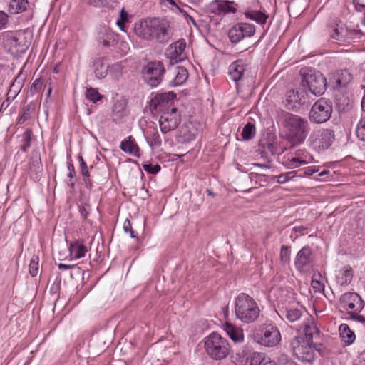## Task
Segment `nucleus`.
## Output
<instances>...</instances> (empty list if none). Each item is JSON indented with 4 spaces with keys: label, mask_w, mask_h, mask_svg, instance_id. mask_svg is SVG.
<instances>
[{
    "label": "nucleus",
    "mask_w": 365,
    "mask_h": 365,
    "mask_svg": "<svg viewBox=\"0 0 365 365\" xmlns=\"http://www.w3.org/2000/svg\"><path fill=\"white\" fill-rule=\"evenodd\" d=\"M170 22L165 19L147 18L137 21L133 31L143 40L165 43L170 38Z\"/></svg>",
    "instance_id": "obj_1"
},
{
    "label": "nucleus",
    "mask_w": 365,
    "mask_h": 365,
    "mask_svg": "<svg viewBox=\"0 0 365 365\" xmlns=\"http://www.w3.org/2000/svg\"><path fill=\"white\" fill-rule=\"evenodd\" d=\"M260 309L256 301L246 293L239 294L235 299L236 318L244 324H251L257 320Z\"/></svg>",
    "instance_id": "obj_2"
},
{
    "label": "nucleus",
    "mask_w": 365,
    "mask_h": 365,
    "mask_svg": "<svg viewBox=\"0 0 365 365\" xmlns=\"http://www.w3.org/2000/svg\"><path fill=\"white\" fill-rule=\"evenodd\" d=\"M283 125L288 138L294 143L304 142L309 130L307 120L289 113L283 115Z\"/></svg>",
    "instance_id": "obj_3"
},
{
    "label": "nucleus",
    "mask_w": 365,
    "mask_h": 365,
    "mask_svg": "<svg viewBox=\"0 0 365 365\" xmlns=\"http://www.w3.org/2000/svg\"><path fill=\"white\" fill-rule=\"evenodd\" d=\"M207 354L213 360H222L230 353L229 341L217 332H212L204 339Z\"/></svg>",
    "instance_id": "obj_4"
},
{
    "label": "nucleus",
    "mask_w": 365,
    "mask_h": 365,
    "mask_svg": "<svg viewBox=\"0 0 365 365\" xmlns=\"http://www.w3.org/2000/svg\"><path fill=\"white\" fill-rule=\"evenodd\" d=\"M340 306L347 311L351 319L361 323L365 322V317L359 314L364 308V302L358 294L354 292L344 294L340 298Z\"/></svg>",
    "instance_id": "obj_5"
},
{
    "label": "nucleus",
    "mask_w": 365,
    "mask_h": 365,
    "mask_svg": "<svg viewBox=\"0 0 365 365\" xmlns=\"http://www.w3.org/2000/svg\"><path fill=\"white\" fill-rule=\"evenodd\" d=\"M302 86L309 88L314 96H321L326 91L327 83L325 77L319 72L309 69L307 72L302 71Z\"/></svg>",
    "instance_id": "obj_6"
},
{
    "label": "nucleus",
    "mask_w": 365,
    "mask_h": 365,
    "mask_svg": "<svg viewBox=\"0 0 365 365\" xmlns=\"http://www.w3.org/2000/svg\"><path fill=\"white\" fill-rule=\"evenodd\" d=\"M312 342L307 341L302 336H296L291 342L292 351L296 357L304 362L312 363L314 360V351Z\"/></svg>",
    "instance_id": "obj_7"
},
{
    "label": "nucleus",
    "mask_w": 365,
    "mask_h": 365,
    "mask_svg": "<svg viewBox=\"0 0 365 365\" xmlns=\"http://www.w3.org/2000/svg\"><path fill=\"white\" fill-rule=\"evenodd\" d=\"M331 113V102L321 98L312 106L309 112V119L315 123H323L330 118Z\"/></svg>",
    "instance_id": "obj_8"
},
{
    "label": "nucleus",
    "mask_w": 365,
    "mask_h": 365,
    "mask_svg": "<svg viewBox=\"0 0 365 365\" xmlns=\"http://www.w3.org/2000/svg\"><path fill=\"white\" fill-rule=\"evenodd\" d=\"M165 68L161 61H152L142 70L144 81L150 86L155 87L162 81Z\"/></svg>",
    "instance_id": "obj_9"
},
{
    "label": "nucleus",
    "mask_w": 365,
    "mask_h": 365,
    "mask_svg": "<svg viewBox=\"0 0 365 365\" xmlns=\"http://www.w3.org/2000/svg\"><path fill=\"white\" fill-rule=\"evenodd\" d=\"M255 339L261 345L273 347L280 342L281 334L276 326L269 324L264 327L262 335L255 337Z\"/></svg>",
    "instance_id": "obj_10"
},
{
    "label": "nucleus",
    "mask_w": 365,
    "mask_h": 365,
    "mask_svg": "<svg viewBox=\"0 0 365 365\" xmlns=\"http://www.w3.org/2000/svg\"><path fill=\"white\" fill-rule=\"evenodd\" d=\"M255 33V26L248 23H237L228 32L232 43H237L245 38L251 37Z\"/></svg>",
    "instance_id": "obj_11"
},
{
    "label": "nucleus",
    "mask_w": 365,
    "mask_h": 365,
    "mask_svg": "<svg viewBox=\"0 0 365 365\" xmlns=\"http://www.w3.org/2000/svg\"><path fill=\"white\" fill-rule=\"evenodd\" d=\"M181 121L180 115L176 108H172L170 112H164L160 116L159 123L160 130L167 133L175 130Z\"/></svg>",
    "instance_id": "obj_12"
},
{
    "label": "nucleus",
    "mask_w": 365,
    "mask_h": 365,
    "mask_svg": "<svg viewBox=\"0 0 365 365\" xmlns=\"http://www.w3.org/2000/svg\"><path fill=\"white\" fill-rule=\"evenodd\" d=\"M313 262L312 249L308 246L303 247L297 254L295 267L301 272H307Z\"/></svg>",
    "instance_id": "obj_13"
},
{
    "label": "nucleus",
    "mask_w": 365,
    "mask_h": 365,
    "mask_svg": "<svg viewBox=\"0 0 365 365\" xmlns=\"http://www.w3.org/2000/svg\"><path fill=\"white\" fill-rule=\"evenodd\" d=\"M175 97L176 94L173 91L158 93L150 101V109L155 111H163L166 107L170 106Z\"/></svg>",
    "instance_id": "obj_14"
},
{
    "label": "nucleus",
    "mask_w": 365,
    "mask_h": 365,
    "mask_svg": "<svg viewBox=\"0 0 365 365\" xmlns=\"http://www.w3.org/2000/svg\"><path fill=\"white\" fill-rule=\"evenodd\" d=\"M334 140L333 130L324 129L315 133L312 137V144L318 149H327Z\"/></svg>",
    "instance_id": "obj_15"
},
{
    "label": "nucleus",
    "mask_w": 365,
    "mask_h": 365,
    "mask_svg": "<svg viewBox=\"0 0 365 365\" xmlns=\"http://www.w3.org/2000/svg\"><path fill=\"white\" fill-rule=\"evenodd\" d=\"M233 1H223V0H215L212 4V9L213 12L217 14H229V13H235L237 9L234 6Z\"/></svg>",
    "instance_id": "obj_16"
},
{
    "label": "nucleus",
    "mask_w": 365,
    "mask_h": 365,
    "mask_svg": "<svg viewBox=\"0 0 365 365\" xmlns=\"http://www.w3.org/2000/svg\"><path fill=\"white\" fill-rule=\"evenodd\" d=\"M286 101V106L289 109L295 108L297 105H304L306 103L303 92L295 91L294 90L287 92Z\"/></svg>",
    "instance_id": "obj_17"
},
{
    "label": "nucleus",
    "mask_w": 365,
    "mask_h": 365,
    "mask_svg": "<svg viewBox=\"0 0 365 365\" xmlns=\"http://www.w3.org/2000/svg\"><path fill=\"white\" fill-rule=\"evenodd\" d=\"M224 330L234 342L239 343L244 341V333L242 328L226 322L224 324Z\"/></svg>",
    "instance_id": "obj_18"
},
{
    "label": "nucleus",
    "mask_w": 365,
    "mask_h": 365,
    "mask_svg": "<svg viewBox=\"0 0 365 365\" xmlns=\"http://www.w3.org/2000/svg\"><path fill=\"white\" fill-rule=\"evenodd\" d=\"M319 331L312 317H308L303 324V335L305 340L312 342L314 334H319Z\"/></svg>",
    "instance_id": "obj_19"
},
{
    "label": "nucleus",
    "mask_w": 365,
    "mask_h": 365,
    "mask_svg": "<svg viewBox=\"0 0 365 365\" xmlns=\"http://www.w3.org/2000/svg\"><path fill=\"white\" fill-rule=\"evenodd\" d=\"M245 71V67L243 61L242 60H237L230 65L228 73L231 79L237 82L242 78Z\"/></svg>",
    "instance_id": "obj_20"
},
{
    "label": "nucleus",
    "mask_w": 365,
    "mask_h": 365,
    "mask_svg": "<svg viewBox=\"0 0 365 365\" xmlns=\"http://www.w3.org/2000/svg\"><path fill=\"white\" fill-rule=\"evenodd\" d=\"M145 139L151 148H157L161 145V138L156 127L148 126L147 128Z\"/></svg>",
    "instance_id": "obj_21"
},
{
    "label": "nucleus",
    "mask_w": 365,
    "mask_h": 365,
    "mask_svg": "<svg viewBox=\"0 0 365 365\" xmlns=\"http://www.w3.org/2000/svg\"><path fill=\"white\" fill-rule=\"evenodd\" d=\"M245 16L247 19L255 21L260 25H264L269 18V15L264 11H256L248 9L245 11Z\"/></svg>",
    "instance_id": "obj_22"
},
{
    "label": "nucleus",
    "mask_w": 365,
    "mask_h": 365,
    "mask_svg": "<svg viewBox=\"0 0 365 365\" xmlns=\"http://www.w3.org/2000/svg\"><path fill=\"white\" fill-rule=\"evenodd\" d=\"M69 251L73 258L80 259L85 256L88 250L82 240H76L70 244Z\"/></svg>",
    "instance_id": "obj_23"
},
{
    "label": "nucleus",
    "mask_w": 365,
    "mask_h": 365,
    "mask_svg": "<svg viewBox=\"0 0 365 365\" xmlns=\"http://www.w3.org/2000/svg\"><path fill=\"white\" fill-rule=\"evenodd\" d=\"M311 157L308 156L307 155H304V153L302 155H300L299 153L297 154V156L292 157V158H288L284 163V165L288 168V169H292L297 167H299L302 165H306L310 161Z\"/></svg>",
    "instance_id": "obj_24"
},
{
    "label": "nucleus",
    "mask_w": 365,
    "mask_h": 365,
    "mask_svg": "<svg viewBox=\"0 0 365 365\" xmlns=\"http://www.w3.org/2000/svg\"><path fill=\"white\" fill-rule=\"evenodd\" d=\"M24 79L25 76L21 73L15 78L7 93L8 98H14L19 93L23 87Z\"/></svg>",
    "instance_id": "obj_25"
},
{
    "label": "nucleus",
    "mask_w": 365,
    "mask_h": 365,
    "mask_svg": "<svg viewBox=\"0 0 365 365\" xmlns=\"http://www.w3.org/2000/svg\"><path fill=\"white\" fill-rule=\"evenodd\" d=\"M334 79L338 86L344 87L351 81L352 76L348 70L345 69L336 72Z\"/></svg>",
    "instance_id": "obj_26"
},
{
    "label": "nucleus",
    "mask_w": 365,
    "mask_h": 365,
    "mask_svg": "<svg viewBox=\"0 0 365 365\" xmlns=\"http://www.w3.org/2000/svg\"><path fill=\"white\" fill-rule=\"evenodd\" d=\"M117 36L109 28H103L100 33L99 39L104 46H110L116 41Z\"/></svg>",
    "instance_id": "obj_27"
},
{
    "label": "nucleus",
    "mask_w": 365,
    "mask_h": 365,
    "mask_svg": "<svg viewBox=\"0 0 365 365\" xmlns=\"http://www.w3.org/2000/svg\"><path fill=\"white\" fill-rule=\"evenodd\" d=\"M353 278V271L349 267H346L344 269L340 270L337 274L336 279V282L341 286L349 284Z\"/></svg>",
    "instance_id": "obj_28"
},
{
    "label": "nucleus",
    "mask_w": 365,
    "mask_h": 365,
    "mask_svg": "<svg viewBox=\"0 0 365 365\" xmlns=\"http://www.w3.org/2000/svg\"><path fill=\"white\" fill-rule=\"evenodd\" d=\"M120 148L123 151L128 153L137 158L140 157V149L136 143L129 137L128 140H124L120 144Z\"/></svg>",
    "instance_id": "obj_29"
},
{
    "label": "nucleus",
    "mask_w": 365,
    "mask_h": 365,
    "mask_svg": "<svg viewBox=\"0 0 365 365\" xmlns=\"http://www.w3.org/2000/svg\"><path fill=\"white\" fill-rule=\"evenodd\" d=\"M339 331L340 336L345 344L349 345L354 341L355 334L346 324H341L339 326Z\"/></svg>",
    "instance_id": "obj_30"
},
{
    "label": "nucleus",
    "mask_w": 365,
    "mask_h": 365,
    "mask_svg": "<svg viewBox=\"0 0 365 365\" xmlns=\"http://www.w3.org/2000/svg\"><path fill=\"white\" fill-rule=\"evenodd\" d=\"M29 2L27 0H11L9 4V11L15 14L24 11Z\"/></svg>",
    "instance_id": "obj_31"
},
{
    "label": "nucleus",
    "mask_w": 365,
    "mask_h": 365,
    "mask_svg": "<svg viewBox=\"0 0 365 365\" xmlns=\"http://www.w3.org/2000/svg\"><path fill=\"white\" fill-rule=\"evenodd\" d=\"M185 47L186 43L184 40H179L174 43L171 46V49H173L171 58L175 59L176 61H180L182 59L181 56L185 51Z\"/></svg>",
    "instance_id": "obj_32"
},
{
    "label": "nucleus",
    "mask_w": 365,
    "mask_h": 365,
    "mask_svg": "<svg viewBox=\"0 0 365 365\" xmlns=\"http://www.w3.org/2000/svg\"><path fill=\"white\" fill-rule=\"evenodd\" d=\"M188 78V72L185 68L179 66L176 69L175 76L173 81V86H180L184 83Z\"/></svg>",
    "instance_id": "obj_33"
},
{
    "label": "nucleus",
    "mask_w": 365,
    "mask_h": 365,
    "mask_svg": "<svg viewBox=\"0 0 365 365\" xmlns=\"http://www.w3.org/2000/svg\"><path fill=\"white\" fill-rule=\"evenodd\" d=\"M347 34L348 31L346 29L344 28L342 26L336 25V27L332 28L331 37L334 40L345 41Z\"/></svg>",
    "instance_id": "obj_34"
},
{
    "label": "nucleus",
    "mask_w": 365,
    "mask_h": 365,
    "mask_svg": "<svg viewBox=\"0 0 365 365\" xmlns=\"http://www.w3.org/2000/svg\"><path fill=\"white\" fill-rule=\"evenodd\" d=\"M255 126L252 123H247L242 128L241 133L242 138L245 140H248L254 138L255 135Z\"/></svg>",
    "instance_id": "obj_35"
},
{
    "label": "nucleus",
    "mask_w": 365,
    "mask_h": 365,
    "mask_svg": "<svg viewBox=\"0 0 365 365\" xmlns=\"http://www.w3.org/2000/svg\"><path fill=\"white\" fill-rule=\"evenodd\" d=\"M284 317L291 322L298 320L301 317V311L298 309H287L284 312L282 311Z\"/></svg>",
    "instance_id": "obj_36"
},
{
    "label": "nucleus",
    "mask_w": 365,
    "mask_h": 365,
    "mask_svg": "<svg viewBox=\"0 0 365 365\" xmlns=\"http://www.w3.org/2000/svg\"><path fill=\"white\" fill-rule=\"evenodd\" d=\"M290 246L282 245L280 249V262L283 265H287L290 261Z\"/></svg>",
    "instance_id": "obj_37"
},
{
    "label": "nucleus",
    "mask_w": 365,
    "mask_h": 365,
    "mask_svg": "<svg viewBox=\"0 0 365 365\" xmlns=\"http://www.w3.org/2000/svg\"><path fill=\"white\" fill-rule=\"evenodd\" d=\"M86 97L93 103H96L102 98V96L98 93V90L93 88H87Z\"/></svg>",
    "instance_id": "obj_38"
},
{
    "label": "nucleus",
    "mask_w": 365,
    "mask_h": 365,
    "mask_svg": "<svg viewBox=\"0 0 365 365\" xmlns=\"http://www.w3.org/2000/svg\"><path fill=\"white\" fill-rule=\"evenodd\" d=\"M38 257L34 255L30 261L29 272L32 277L36 276L38 273Z\"/></svg>",
    "instance_id": "obj_39"
},
{
    "label": "nucleus",
    "mask_w": 365,
    "mask_h": 365,
    "mask_svg": "<svg viewBox=\"0 0 365 365\" xmlns=\"http://www.w3.org/2000/svg\"><path fill=\"white\" fill-rule=\"evenodd\" d=\"M265 355L266 354L264 353L261 352L253 353L248 358L250 365H260L261 362L263 361Z\"/></svg>",
    "instance_id": "obj_40"
},
{
    "label": "nucleus",
    "mask_w": 365,
    "mask_h": 365,
    "mask_svg": "<svg viewBox=\"0 0 365 365\" xmlns=\"http://www.w3.org/2000/svg\"><path fill=\"white\" fill-rule=\"evenodd\" d=\"M298 173H299V172L297 170H294V171H290V172H287V173H285L283 174H280L278 176H277V182L281 184L285 183L286 182L289 181V180L297 176Z\"/></svg>",
    "instance_id": "obj_41"
},
{
    "label": "nucleus",
    "mask_w": 365,
    "mask_h": 365,
    "mask_svg": "<svg viewBox=\"0 0 365 365\" xmlns=\"http://www.w3.org/2000/svg\"><path fill=\"white\" fill-rule=\"evenodd\" d=\"M143 169L151 174H156L160 170V166L158 164L152 165L150 162L146 161L142 164Z\"/></svg>",
    "instance_id": "obj_42"
},
{
    "label": "nucleus",
    "mask_w": 365,
    "mask_h": 365,
    "mask_svg": "<svg viewBox=\"0 0 365 365\" xmlns=\"http://www.w3.org/2000/svg\"><path fill=\"white\" fill-rule=\"evenodd\" d=\"M95 74L98 78H103L107 74V66L102 63H96Z\"/></svg>",
    "instance_id": "obj_43"
},
{
    "label": "nucleus",
    "mask_w": 365,
    "mask_h": 365,
    "mask_svg": "<svg viewBox=\"0 0 365 365\" xmlns=\"http://www.w3.org/2000/svg\"><path fill=\"white\" fill-rule=\"evenodd\" d=\"M29 170L31 173H35L36 175H38L39 173H41L42 171V165L40 161L37 159L32 160L29 163Z\"/></svg>",
    "instance_id": "obj_44"
},
{
    "label": "nucleus",
    "mask_w": 365,
    "mask_h": 365,
    "mask_svg": "<svg viewBox=\"0 0 365 365\" xmlns=\"http://www.w3.org/2000/svg\"><path fill=\"white\" fill-rule=\"evenodd\" d=\"M356 133L359 140H365V122L363 120L359 121L356 129Z\"/></svg>",
    "instance_id": "obj_45"
},
{
    "label": "nucleus",
    "mask_w": 365,
    "mask_h": 365,
    "mask_svg": "<svg viewBox=\"0 0 365 365\" xmlns=\"http://www.w3.org/2000/svg\"><path fill=\"white\" fill-rule=\"evenodd\" d=\"M68 178H69L68 185L73 188L74 187L75 183H74V182L72 181V179L76 175V171H75L74 166L71 163H68Z\"/></svg>",
    "instance_id": "obj_46"
},
{
    "label": "nucleus",
    "mask_w": 365,
    "mask_h": 365,
    "mask_svg": "<svg viewBox=\"0 0 365 365\" xmlns=\"http://www.w3.org/2000/svg\"><path fill=\"white\" fill-rule=\"evenodd\" d=\"M31 134V130H26L23 135L24 145H22L21 149L24 151H26V150L30 147Z\"/></svg>",
    "instance_id": "obj_47"
},
{
    "label": "nucleus",
    "mask_w": 365,
    "mask_h": 365,
    "mask_svg": "<svg viewBox=\"0 0 365 365\" xmlns=\"http://www.w3.org/2000/svg\"><path fill=\"white\" fill-rule=\"evenodd\" d=\"M42 87V83L40 78L36 79L30 87V93L34 95L36 93L39 92Z\"/></svg>",
    "instance_id": "obj_48"
},
{
    "label": "nucleus",
    "mask_w": 365,
    "mask_h": 365,
    "mask_svg": "<svg viewBox=\"0 0 365 365\" xmlns=\"http://www.w3.org/2000/svg\"><path fill=\"white\" fill-rule=\"evenodd\" d=\"M297 171L299 172V173L297 174V176L300 177V178H303V177H306V176L312 175L314 173L317 172V170H316L313 168H311V167H308L303 170H299Z\"/></svg>",
    "instance_id": "obj_49"
},
{
    "label": "nucleus",
    "mask_w": 365,
    "mask_h": 365,
    "mask_svg": "<svg viewBox=\"0 0 365 365\" xmlns=\"http://www.w3.org/2000/svg\"><path fill=\"white\" fill-rule=\"evenodd\" d=\"M123 230L125 232H129L132 238H136L137 237L134 235V232L132 230L131 223L129 220H125L123 223Z\"/></svg>",
    "instance_id": "obj_50"
},
{
    "label": "nucleus",
    "mask_w": 365,
    "mask_h": 365,
    "mask_svg": "<svg viewBox=\"0 0 365 365\" xmlns=\"http://www.w3.org/2000/svg\"><path fill=\"white\" fill-rule=\"evenodd\" d=\"M9 16L4 11H0V29L6 26L8 23Z\"/></svg>",
    "instance_id": "obj_51"
},
{
    "label": "nucleus",
    "mask_w": 365,
    "mask_h": 365,
    "mask_svg": "<svg viewBox=\"0 0 365 365\" xmlns=\"http://www.w3.org/2000/svg\"><path fill=\"white\" fill-rule=\"evenodd\" d=\"M308 228L303 225L294 226L292 228V231L299 233L301 235H304L307 233V230Z\"/></svg>",
    "instance_id": "obj_52"
},
{
    "label": "nucleus",
    "mask_w": 365,
    "mask_h": 365,
    "mask_svg": "<svg viewBox=\"0 0 365 365\" xmlns=\"http://www.w3.org/2000/svg\"><path fill=\"white\" fill-rule=\"evenodd\" d=\"M89 206L87 204H85L79 207V211L81 216L86 219L89 213Z\"/></svg>",
    "instance_id": "obj_53"
},
{
    "label": "nucleus",
    "mask_w": 365,
    "mask_h": 365,
    "mask_svg": "<svg viewBox=\"0 0 365 365\" xmlns=\"http://www.w3.org/2000/svg\"><path fill=\"white\" fill-rule=\"evenodd\" d=\"M81 172L83 176H87L89 175L88 168L87 165L84 160H82V163H80Z\"/></svg>",
    "instance_id": "obj_54"
},
{
    "label": "nucleus",
    "mask_w": 365,
    "mask_h": 365,
    "mask_svg": "<svg viewBox=\"0 0 365 365\" xmlns=\"http://www.w3.org/2000/svg\"><path fill=\"white\" fill-rule=\"evenodd\" d=\"M352 3L357 11L361 12L365 8V4H364L363 3H360L359 0H353Z\"/></svg>",
    "instance_id": "obj_55"
},
{
    "label": "nucleus",
    "mask_w": 365,
    "mask_h": 365,
    "mask_svg": "<svg viewBox=\"0 0 365 365\" xmlns=\"http://www.w3.org/2000/svg\"><path fill=\"white\" fill-rule=\"evenodd\" d=\"M312 286L313 289L315 290L320 291L321 289H324V285L321 284V282L318 280H312Z\"/></svg>",
    "instance_id": "obj_56"
},
{
    "label": "nucleus",
    "mask_w": 365,
    "mask_h": 365,
    "mask_svg": "<svg viewBox=\"0 0 365 365\" xmlns=\"http://www.w3.org/2000/svg\"><path fill=\"white\" fill-rule=\"evenodd\" d=\"M260 365H276L274 361L271 360V359L265 355L264 357L263 361L261 362Z\"/></svg>",
    "instance_id": "obj_57"
},
{
    "label": "nucleus",
    "mask_w": 365,
    "mask_h": 365,
    "mask_svg": "<svg viewBox=\"0 0 365 365\" xmlns=\"http://www.w3.org/2000/svg\"><path fill=\"white\" fill-rule=\"evenodd\" d=\"M83 181L85 182L86 187L88 189H91L92 187V182L90 179V175L87 176H83Z\"/></svg>",
    "instance_id": "obj_58"
},
{
    "label": "nucleus",
    "mask_w": 365,
    "mask_h": 365,
    "mask_svg": "<svg viewBox=\"0 0 365 365\" xmlns=\"http://www.w3.org/2000/svg\"><path fill=\"white\" fill-rule=\"evenodd\" d=\"M125 23H126V21H122V20L117 21V25L119 27V29L121 31H125V32H126V30L125 29Z\"/></svg>",
    "instance_id": "obj_59"
},
{
    "label": "nucleus",
    "mask_w": 365,
    "mask_h": 365,
    "mask_svg": "<svg viewBox=\"0 0 365 365\" xmlns=\"http://www.w3.org/2000/svg\"><path fill=\"white\" fill-rule=\"evenodd\" d=\"M29 118V114L24 113L19 118V123L21 124L24 123Z\"/></svg>",
    "instance_id": "obj_60"
},
{
    "label": "nucleus",
    "mask_w": 365,
    "mask_h": 365,
    "mask_svg": "<svg viewBox=\"0 0 365 365\" xmlns=\"http://www.w3.org/2000/svg\"><path fill=\"white\" fill-rule=\"evenodd\" d=\"M118 20H122V21H128V14L124 11V9H122L120 14V18Z\"/></svg>",
    "instance_id": "obj_61"
},
{
    "label": "nucleus",
    "mask_w": 365,
    "mask_h": 365,
    "mask_svg": "<svg viewBox=\"0 0 365 365\" xmlns=\"http://www.w3.org/2000/svg\"><path fill=\"white\" fill-rule=\"evenodd\" d=\"M9 98H8V97H7L6 99L2 102L1 107H0V112H1L3 110L6 109V108L9 106Z\"/></svg>",
    "instance_id": "obj_62"
},
{
    "label": "nucleus",
    "mask_w": 365,
    "mask_h": 365,
    "mask_svg": "<svg viewBox=\"0 0 365 365\" xmlns=\"http://www.w3.org/2000/svg\"><path fill=\"white\" fill-rule=\"evenodd\" d=\"M267 150L272 156L274 155V145L272 143L267 144Z\"/></svg>",
    "instance_id": "obj_63"
},
{
    "label": "nucleus",
    "mask_w": 365,
    "mask_h": 365,
    "mask_svg": "<svg viewBox=\"0 0 365 365\" xmlns=\"http://www.w3.org/2000/svg\"><path fill=\"white\" fill-rule=\"evenodd\" d=\"M281 365H297V364L291 360H286L282 361Z\"/></svg>",
    "instance_id": "obj_64"
}]
</instances>
